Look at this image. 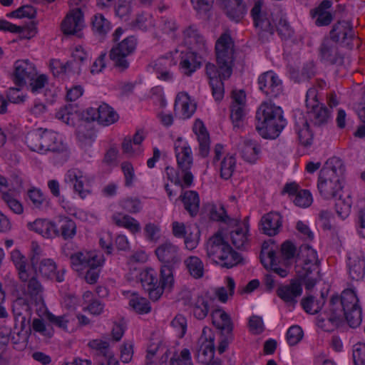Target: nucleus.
<instances>
[{
    "label": "nucleus",
    "instance_id": "obj_4",
    "mask_svg": "<svg viewBox=\"0 0 365 365\" xmlns=\"http://www.w3.org/2000/svg\"><path fill=\"white\" fill-rule=\"evenodd\" d=\"M175 153L178 170L173 168H166V174L169 180L182 189L191 186L193 175L191 168L193 165V156L188 143L179 138L175 142Z\"/></svg>",
    "mask_w": 365,
    "mask_h": 365
},
{
    "label": "nucleus",
    "instance_id": "obj_17",
    "mask_svg": "<svg viewBox=\"0 0 365 365\" xmlns=\"http://www.w3.org/2000/svg\"><path fill=\"white\" fill-rule=\"evenodd\" d=\"M13 312L15 317L14 330L31 333V314L33 309L26 304L21 298H16L13 302Z\"/></svg>",
    "mask_w": 365,
    "mask_h": 365
},
{
    "label": "nucleus",
    "instance_id": "obj_12",
    "mask_svg": "<svg viewBox=\"0 0 365 365\" xmlns=\"http://www.w3.org/2000/svg\"><path fill=\"white\" fill-rule=\"evenodd\" d=\"M178 62V50H175L152 61L149 68L153 70L158 79L172 82L175 79V74L171 71V68L176 66Z\"/></svg>",
    "mask_w": 365,
    "mask_h": 365
},
{
    "label": "nucleus",
    "instance_id": "obj_28",
    "mask_svg": "<svg viewBox=\"0 0 365 365\" xmlns=\"http://www.w3.org/2000/svg\"><path fill=\"white\" fill-rule=\"evenodd\" d=\"M38 269L41 275L47 279L61 282L64 280L66 270L58 268L56 262L50 258H45L40 261Z\"/></svg>",
    "mask_w": 365,
    "mask_h": 365
},
{
    "label": "nucleus",
    "instance_id": "obj_48",
    "mask_svg": "<svg viewBox=\"0 0 365 365\" xmlns=\"http://www.w3.org/2000/svg\"><path fill=\"white\" fill-rule=\"evenodd\" d=\"M127 294H128V304L136 313L144 314L150 312L151 307L148 299L136 293L128 292Z\"/></svg>",
    "mask_w": 365,
    "mask_h": 365
},
{
    "label": "nucleus",
    "instance_id": "obj_46",
    "mask_svg": "<svg viewBox=\"0 0 365 365\" xmlns=\"http://www.w3.org/2000/svg\"><path fill=\"white\" fill-rule=\"evenodd\" d=\"M321 58L331 63H336L341 58L337 48L336 43L330 39H325L320 48Z\"/></svg>",
    "mask_w": 365,
    "mask_h": 365
},
{
    "label": "nucleus",
    "instance_id": "obj_26",
    "mask_svg": "<svg viewBox=\"0 0 365 365\" xmlns=\"http://www.w3.org/2000/svg\"><path fill=\"white\" fill-rule=\"evenodd\" d=\"M175 113L182 119L190 118L196 110V104L185 92H180L175 98Z\"/></svg>",
    "mask_w": 365,
    "mask_h": 365
},
{
    "label": "nucleus",
    "instance_id": "obj_37",
    "mask_svg": "<svg viewBox=\"0 0 365 365\" xmlns=\"http://www.w3.org/2000/svg\"><path fill=\"white\" fill-rule=\"evenodd\" d=\"M302 293V284L297 281H292L290 284L281 286L278 290V296L286 303L294 304L297 298Z\"/></svg>",
    "mask_w": 365,
    "mask_h": 365
},
{
    "label": "nucleus",
    "instance_id": "obj_39",
    "mask_svg": "<svg viewBox=\"0 0 365 365\" xmlns=\"http://www.w3.org/2000/svg\"><path fill=\"white\" fill-rule=\"evenodd\" d=\"M261 257V260L264 265L271 269L274 273L281 277H285L287 275V269L278 266L277 258L274 250H269L263 247Z\"/></svg>",
    "mask_w": 365,
    "mask_h": 365
},
{
    "label": "nucleus",
    "instance_id": "obj_51",
    "mask_svg": "<svg viewBox=\"0 0 365 365\" xmlns=\"http://www.w3.org/2000/svg\"><path fill=\"white\" fill-rule=\"evenodd\" d=\"M57 119L69 125H73L79 118L76 107L72 105L61 108L56 113Z\"/></svg>",
    "mask_w": 365,
    "mask_h": 365
},
{
    "label": "nucleus",
    "instance_id": "obj_35",
    "mask_svg": "<svg viewBox=\"0 0 365 365\" xmlns=\"http://www.w3.org/2000/svg\"><path fill=\"white\" fill-rule=\"evenodd\" d=\"M7 187L6 179L0 175V191L2 192V199L9 209L15 214L20 215L24 211L21 202L17 199L14 191L6 192Z\"/></svg>",
    "mask_w": 365,
    "mask_h": 365
},
{
    "label": "nucleus",
    "instance_id": "obj_57",
    "mask_svg": "<svg viewBox=\"0 0 365 365\" xmlns=\"http://www.w3.org/2000/svg\"><path fill=\"white\" fill-rule=\"evenodd\" d=\"M92 28L95 33L100 35L107 34L111 29L110 21L102 14H96L92 19Z\"/></svg>",
    "mask_w": 365,
    "mask_h": 365
},
{
    "label": "nucleus",
    "instance_id": "obj_14",
    "mask_svg": "<svg viewBox=\"0 0 365 365\" xmlns=\"http://www.w3.org/2000/svg\"><path fill=\"white\" fill-rule=\"evenodd\" d=\"M27 282L26 288L17 298L24 299L30 308L36 307V312H43L45 309L43 286L36 277Z\"/></svg>",
    "mask_w": 365,
    "mask_h": 365
},
{
    "label": "nucleus",
    "instance_id": "obj_21",
    "mask_svg": "<svg viewBox=\"0 0 365 365\" xmlns=\"http://www.w3.org/2000/svg\"><path fill=\"white\" fill-rule=\"evenodd\" d=\"M85 23L83 13L80 8L71 9L63 20L61 27L63 34L78 35L84 28Z\"/></svg>",
    "mask_w": 365,
    "mask_h": 365
},
{
    "label": "nucleus",
    "instance_id": "obj_61",
    "mask_svg": "<svg viewBox=\"0 0 365 365\" xmlns=\"http://www.w3.org/2000/svg\"><path fill=\"white\" fill-rule=\"evenodd\" d=\"M226 287L228 289V292L225 287H222L216 290V295L219 300L222 302H227L228 296H232L234 294L235 283L234 279L230 277H227L225 279Z\"/></svg>",
    "mask_w": 365,
    "mask_h": 365
},
{
    "label": "nucleus",
    "instance_id": "obj_11",
    "mask_svg": "<svg viewBox=\"0 0 365 365\" xmlns=\"http://www.w3.org/2000/svg\"><path fill=\"white\" fill-rule=\"evenodd\" d=\"M136 46L137 39L133 36H128L115 44L110 52V58L115 66L120 70L128 68V57L135 51Z\"/></svg>",
    "mask_w": 365,
    "mask_h": 365
},
{
    "label": "nucleus",
    "instance_id": "obj_52",
    "mask_svg": "<svg viewBox=\"0 0 365 365\" xmlns=\"http://www.w3.org/2000/svg\"><path fill=\"white\" fill-rule=\"evenodd\" d=\"M308 110L310 118L317 125L327 123L330 118L329 110L321 103L311 107Z\"/></svg>",
    "mask_w": 365,
    "mask_h": 365
},
{
    "label": "nucleus",
    "instance_id": "obj_24",
    "mask_svg": "<svg viewBox=\"0 0 365 365\" xmlns=\"http://www.w3.org/2000/svg\"><path fill=\"white\" fill-rule=\"evenodd\" d=\"M348 273L355 281L361 280L365 275V255L361 251L350 252L347 261Z\"/></svg>",
    "mask_w": 365,
    "mask_h": 365
},
{
    "label": "nucleus",
    "instance_id": "obj_16",
    "mask_svg": "<svg viewBox=\"0 0 365 365\" xmlns=\"http://www.w3.org/2000/svg\"><path fill=\"white\" fill-rule=\"evenodd\" d=\"M182 42L189 51H193L200 55H207L210 46L195 26H189L182 31Z\"/></svg>",
    "mask_w": 365,
    "mask_h": 365
},
{
    "label": "nucleus",
    "instance_id": "obj_64",
    "mask_svg": "<svg viewBox=\"0 0 365 365\" xmlns=\"http://www.w3.org/2000/svg\"><path fill=\"white\" fill-rule=\"evenodd\" d=\"M352 357L354 365H365V343L358 342L353 346Z\"/></svg>",
    "mask_w": 365,
    "mask_h": 365
},
{
    "label": "nucleus",
    "instance_id": "obj_25",
    "mask_svg": "<svg viewBox=\"0 0 365 365\" xmlns=\"http://www.w3.org/2000/svg\"><path fill=\"white\" fill-rule=\"evenodd\" d=\"M42 154L48 151L61 153L66 150V145L63 143V137L53 130H43Z\"/></svg>",
    "mask_w": 365,
    "mask_h": 365
},
{
    "label": "nucleus",
    "instance_id": "obj_49",
    "mask_svg": "<svg viewBox=\"0 0 365 365\" xmlns=\"http://www.w3.org/2000/svg\"><path fill=\"white\" fill-rule=\"evenodd\" d=\"M189 274L195 279H200L204 274V264L197 256H190L184 260Z\"/></svg>",
    "mask_w": 365,
    "mask_h": 365
},
{
    "label": "nucleus",
    "instance_id": "obj_40",
    "mask_svg": "<svg viewBox=\"0 0 365 365\" xmlns=\"http://www.w3.org/2000/svg\"><path fill=\"white\" fill-rule=\"evenodd\" d=\"M0 31L18 33L22 38L28 39L34 37L37 34V28L34 24L22 28L4 19L0 20Z\"/></svg>",
    "mask_w": 365,
    "mask_h": 365
},
{
    "label": "nucleus",
    "instance_id": "obj_45",
    "mask_svg": "<svg viewBox=\"0 0 365 365\" xmlns=\"http://www.w3.org/2000/svg\"><path fill=\"white\" fill-rule=\"evenodd\" d=\"M112 220L116 225L128 230L133 234L138 233L141 230L139 222L129 215L116 213L113 215Z\"/></svg>",
    "mask_w": 365,
    "mask_h": 365
},
{
    "label": "nucleus",
    "instance_id": "obj_8",
    "mask_svg": "<svg viewBox=\"0 0 365 365\" xmlns=\"http://www.w3.org/2000/svg\"><path fill=\"white\" fill-rule=\"evenodd\" d=\"M254 24L257 28L272 34L275 29L282 38H289L293 30L285 19L280 18L277 22L271 18L272 14L262 10V4L258 0L251 11Z\"/></svg>",
    "mask_w": 365,
    "mask_h": 365
},
{
    "label": "nucleus",
    "instance_id": "obj_6",
    "mask_svg": "<svg viewBox=\"0 0 365 365\" xmlns=\"http://www.w3.org/2000/svg\"><path fill=\"white\" fill-rule=\"evenodd\" d=\"M207 257L221 267L231 268L242 260L241 256L234 251L221 232L212 236L206 245Z\"/></svg>",
    "mask_w": 365,
    "mask_h": 365
},
{
    "label": "nucleus",
    "instance_id": "obj_41",
    "mask_svg": "<svg viewBox=\"0 0 365 365\" xmlns=\"http://www.w3.org/2000/svg\"><path fill=\"white\" fill-rule=\"evenodd\" d=\"M249 226L246 222L238 225L230 232V238L236 248H246L249 244Z\"/></svg>",
    "mask_w": 365,
    "mask_h": 365
},
{
    "label": "nucleus",
    "instance_id": "obj_58",
    "mask_svg": "<svg viewBox=\"0 0 365 365\" xmlns=\"http://www.w3.org/2000/svg\"><path fill=\"white\" fill-rule=\"evenodd\" d=\"M27 196L34 208L40 209L43 207L47 199L40 189L33 187L27 192Z\"/></svg>",
    "mask_w": 365,
    "mask_h": 365
},
{
    "label": "nucleus",
    "instance_id": "obj_22",
    "mask_svg": "<svg viewBox=\"0 0 365 365\" xmlns=\"http://www.w3.org/2000/svg\"><path fill=\"white\" fill-rule=\"evenodd\" d=\"M282 193L287 194L294 204L299 207L306 208L313 202V197L308 190L300 189L295 182H290L285 185Z\"/></svg>",
    "mask_w": 365,
    "mask_h": 365
},
{
    "label": "nucleus",
    "instance_id": "obj_50",
    "mask_svg": "<svg viewBox=\"0 0 365 365\" xmlns=\"http://www.w3.org/2000/svg\"><path fill=\"white\" fill-rule=\"evenodd\" d=\"M98 123L103 125H109L118 119V114L106 103L98 106Z\"/></svg>",
    "mask_w": 365,
    "mask_h": 365
},
{
    "label": "nucleus",
    "instance_id": "obj_27",
    "mask_svg": "<svg viewBox=\"0 0 365 365\" xmlns=\"http://www.w3.org/2000/svg\"><path fill=\"white\" fill-rule=\"evenodd\" d=\"M35 74V67L28 60H19L16 61L14 81L17 86L20 87L24 86Z\"/></svg>",
    "mask_w": 365,
    "mask_h": 365
},
{
    "label": "nucleus",
    "instance_id": "obj_2",
    "mask_svg": "<svg viewBox=\"0 0 365 365\" xmlns=\"http://www.w3.org/2000/svg\"><path fill=\"white\" fill-rule=\"evenodd\" d=\"M327 320L334 326L339 327L345 319L351 327L359 326L362 321L361 307L354 289H344L341 297H332L329 303Z\"/></svg>",
    "mask_w": 365,
    "mask_h": 365
},
{
    "label": "nucleus",
    "instance_id": "obj_15",
    "mask_svg": "<svg viewBox=\"0 0 365 365\" xmlns=\"http://www.w3.org/2000/svg\"><path fill=\"white\" fill-rule=\"evenodd\" d=\"M215 335L212 330L205 327L198 340L199 349L196 356L198 362L204 364L212 363L215 354Z\"/></svg>",
    "mask_w": 365,
    "mask_h": 365
},
{
    "label": "nucleus",
    "instance_id": "obj_5",
    "mask_svg": "<svg viewBox=\"0 0 365 365\" xmlns=\"http://www.w3.org/2000/svg\"><path fill=\"white\" fill-rule=\"evenodd\" d=\"M256 119V128L264 138H276L287 124L281 108L268 102L259 107Z\"/></svg>",
    "mask_w": 365,
    "mask_h": 365
},
{
    "label": "nucleus",
    "instance_id": "obj_30",
    "mask_svg": "<svg viewBox=\"0 0 365 365\" xmlns=\"http://www.w3.org/2000/svg\"><path fill=\"white\" fill-rule=\"evenodd\" d=\"M28 228L45 238H53L59 235V230L56 224L47 219H36L32 222L28 223Z\"/></svg>",
    "mask_w": 365,
    "mask_h": 365
},
{
    "label": "nucleus",
    "instance_id": "obj_53",
    "mask_svg": "<svg viewBox=\"0 0 365 365\" xmlns=\"http://www.w3.org/2000/svg\"><path fill=\"white\" fill-rule=\"evenodd\" d=\"M61 235L64 240L73 238L76 234V225L75 222L67 217H59Z\"/></svg>",
    "mask_w": 365,
    "mask_h": 365
},
{
    "label": "nucleus",
    "instance_id": "obj_60",
    "mask_svg": "<svg viewBox=\"0 0 365 365\" xmlns=\"http://www.w3.org/2000/svg\"><path fill=\"white\" fill-rule=\"evenodd\" d=\"M170 365H193L192 356L188 349H182L170 359Z\"/></svg>",
    "mask_w": 365,
    "mask_h": 365
},
{
    "label": "nucleus",
    "instance_id": "obj_36",
    "mask_svg": "<svg viewBox=\"0 0 365 365\" xmlns=\"http://www.w3.org/2000/svg\"><path fill=\"white\" fill-rule=\"evenodd\" d=\"M260 225L265 235L274 236L282 226V217L277 212H269L262 217Z\"/></svg>",
    "mask_w": 365,
    "mask_h": 365
},
{
    "label": "nucleus",
    "instance_id": "obj_32",
    "mask_svg": "<svg viewBox=\"0 0 365 365\" xmlns=\"http://www.w3.org/2000/svg\"><path fill=\"white\" fill-rule=\"evenodd\" d=\"M50 68L53 76L67 78L72 75L79 74L81 66L76 62L63 63L60 60L53 59L50 61Z\"/></svg>",
    "mask_w": 365,
    "mask_h": 365
},
{
    "label": "nucleus",
    "instance_id": "obj_54",
    "mask_svg": "<svg viewBox=\"0 0 365 365\" xmlns=\"http://www.w3.org/2000/svg\"><path fill=\"white\" fill-rule=\"evenodd\" d=\"M134 0H118L115 6V15L123 21H128L133 10Z\"/></svg>",
    "mask_w": 365,
    "mask_h": 365
},
{
    "label": "nucleus",
    "instance_id": "obj_23",
    "mask_svg": "<svg viewBox=\"0 0 365 365\" xmlns=\"http://www.w3.org/2000/svg\"><path fill=\"white\" fill-rule=\"evenodd\" d=\"M294 131L299 143L304 147H309L314 141V131L302 113L294 117Z\"/></svg>",
    "mask_w": 365,
    "mask_h": 365
},
{
    "label": "nucleus",
    "instance_id": "obj_34",
    "mask_svg": "<svg viewBox=\"0 0 365 365\" xmlns=\"http://www.w3.org/2000/svg\"><path fill=\"white\" fill-rule=\"evenodd\" d=\"M354 36L352 26L348 21H339L330 31V40L334 43H344Z\"/></svg>",
    "mask_w": 365,
    "mask_h": 365
},
{
    "label": "nucleus",
    "instance_id": "obj_20",
    "mask_svg": "<svg viewBox=\"0 0 365 365\" xmlns=\"http://www.w3.org/2000/svg\"><path fill=\"white\" fill-rule=\"evenodd\" d=\"M259 90L269 97H277L283 91L282 82L273 71H269L261 74L258 78Z\"/></svg>",
    "mask_w": 365,
    "mask_h": 365
},
{
    "label": "nucleus",
    "instance_id": "obj_29",
    "mask_svg": "<svg viewBox=\"0 0 365 365\" xmlns=\"http://www.w3.org/2000/svg\"><path fill=\"white\" fill-rule=\"evenodd\" d=\"M170 265H162L160 269V280L155 290L150 292V299L158 300L162 295L164 289L170 290L174 284L173 268Z\"/></svg>",
    "mask_w": 365,
    "mask_h": 365
},
{
    "label": "nucleus",
    "instance_id": "obj_55",
    "mask_svg": "<svg viewBox=\"0 0 365 365\" xmlns=\"http://www.w3.org/2000/svg\"><path fill=\"white\" fill-rule=\"evenodd\" d=\"M43 130H37L29 132L26 137V143L32 151L42 154Z\"/></svg>",
    "mask_w": 365,
    "mask_h": 365
},
{
    "label": "nucleus",
    "instance_id": "obj_62",
    "mask_svg": "<svg viewBox=\"0 0 365 365\" xmlns=\"http://www.w3.org/2000/svg\"><path fill=\"white\" fill-rule=\"evenodd\" d=\"M183 238H185V245L187 250H192L195 249L200 240V232L197 227L195 226L189 227L188 232Z\"/></svg>",
    "mask_w": 365,
    "mask_h": 365
},
{
    "label": "nucleus",
    "instance_id": "obj_13",
    "mask_svg": "<svg viewBox=\"0 0 365 365\" xmlns=\"http://www.w3.org/2000/svg\"><path fill=\"white\" fill-rule=\"evenodd\" d=\"M213 164L219 170L220 177L225 180L230 179L234 174L237 160L235 155L225 153L222 145L217 144L213 150Z\"/></svg>",
    "mask_w": 365,
    "mask_h": 365
},
{
    "label": "nucleus",
    "instance_id": "obj_10",
    "mask_svg": "<svg viewBox=\"0 0 365 365\" xmlns=\"http://www.w3.org/2000/svg\"><path fill=\"white\" fill-rule=\"evenodd\" d=\"M64 181L81 199L86 198L92 192L93 177L83 170L77 168L68 170L65 175Z\"/></svg>",
    "mask_w": 365,
    "mask_h": 365
},
{
    "label": "nucleus",
    "instance_id": "obj_33",
    "mask_svg": "<svg viewBox=\"0 0 365 365\" xmlns=\"http://www.w3.org/2000/svg\"><path fill=\"white\" fill-rule=\"evenodd\" d=\"M212 302V297L207 294L193 298L190 302V308L194 317L197 319H205L209 312Z\"/></svg>",
    "mask_w": 365,
    "mask_h": 365
},
{
    "label": "nucleus",
    "instance_id": "obj_9",
    "mask_svg": "<svg viewBox=\"0 0 365 365\" xmlns=\"http://www.w3.org/2000/svg\"><path fill=\"white\" fill-rule=\"evenodd\" d=\"M295 269L298 276L307 281V289L314 287L317 280L314 275L318 274V256L316 250L309 245H302Z\"/></svg>",
    "mask_w": 365,
    "mask_h": 365
},
{
    "label": "nucleus",
    "instance_id": "obj_47",
    "mask_svg": "<svg viewBox=\"0 0 365 365\" xmlns=\"http://www.w3.org/2000/svg\"><path fill=\"white\" fill-rule=\"evenodd\" d=\"M140 279L143 288L148 292L150 297V292L155 290L158 284L157 272L151 268H146L140 274Z\"/></svg>",
    "mask_w": 365,
    "mask_h": 365
},
{
    "label": "nucleus",
    "instance_id": "obj_1",
    "mask_svg": "<svg viewBox=\"0 0 365 365\" xmlns=\"http://www.w3.org/2000/svg\"><path fill=\"white\" fill-rule=\"evenodd\" d=\"M215 51L218 67L207 63L205 73L213 97L216 101H220L224 96L223 80L230 78L232 72L234 44L230 35L224 34L219 38L215 44Z\"/></svg>",
    "mask_w": 365,
    "mask_h": 365
},
{
    "label": "nucleus",
    "instance_id": "obj_31",
    "mask_svg": "<svg viewBox=\"0 0 365 365\" xmlns=\"http://www.w3.org/2000/svg\"><path fill=\"white\" fill-rule=\"evenodd\" d=\"M238 151L242 158L249 163H255L259 158L261 147L257 142L249 139L242 140L239 146Z\"/></svg>",
    "mask_w": 365,
    "mask_h": 365
},
{
    "label": "nucleus",
    "instance_id": "obj_44",
    "mask_svg": "<svg viewBox=\"0 0 365 365\" xmlns=\"http://www.w3.org/2000/svg\"><path fill=\"white\" fill-rule=\"evenodd\" d=\"M213 325L224 332L232 331V323L230 316L222 309H215L212 313Z\"/></svg>",
    "mask_w": 365,
    "mask_h": 365
},
{
    "label": "nucleus",
    "instance_id": "obj_42",
    "mask_svg": "<svg viewBox=\"0 0 365 365\" xmlns=\"http://www.w3.org/2000/svg\"><path fill=\"white\" fill-rule=\"evenodd\" d=\"M224 4L227 16L236 22L240 21L246 12L242 0H224Z\"/></svg>",
    "mask_w": 365,
    "mask_h": 365
},
{
    "label": "nucleus",
    "instance_id": "obj_43",
    "mask_svg": "<svg viewBox=\"0 0 365 365\" xmlns=\"http://www.w3.org/2000/svg\"><path fill=\"white\" fill-rule=\"evenodd\" d=\"M180 198L183 202L185 209L190 215H196L200 207V197L197 192L187 190L181 193Z\"/></svg>",
    "mask_w": 365,
    "mask_h": 365
},
{
    "label": "nucleus",
    "instance_id": "obj_59",
    "mask_svg": "<svg viewBox=\"0 0 365 365\" xmlns=\"http://www.w3.org/2000/svg\"><path fill=\"white\" fill-rule=\"evenodd\" d=\"M30 334L22 331L14 330L11 336V341L14 348L16 350L21 351L26 349L28 344Z\"/></svg>",
    "mask_w": 365,
    "mask_h": 365
},
{
    "label": "nucleus",
    "instance_id": "obj_18",
    "mask_svg": "<svg viewBox=\"0 0 365 365\" xmlns=\"http://www.w3.org/2000/svg\"><path fill=\"white\" fill-rule=\"evenodd\" d=\"M155 255L163 265L175 267L181 261L180 247L169 240L158 245L155 250Z\"/></svg>",
    "mask_w": 365,
    "mask_h": 365
},
{
    "label": "nucleus",
    "instance_id": "obj_38",
    "mask_svg": "<svg viewBox=\"0 0 365 365\" xmlns=\"http://www.w3.org/2000/svg\"><path fill=\"white\" fill-rule=\"evenodd\" d=\"M192 130L199 142L200 155L202 157L207 156L210 150V138L202 121L198 119L196 120L194 123Z\"/></svg>",
    "mask_w": 365,
    "mask_h": 365
},
{
    "label": "nucleus",
    "instance_id": "obj_56",
    "mask_svg": "<svg viewBox=\"0 0 365 365\" xmlns=\"http://www.w3.org/2000/svg\"><path fill=\"white\" fill-rule=\"evenodd\" d=\"M335 203V211L338 217L341 220H345L349 217L351 208V200L349 196L342 198L338 197Z\"/></svg>",
    "mask_w": 365,
    "mask_h": 365
},
{
    "label": "nucleus",
    "instance_id": "obj_19",
    "mask_svg": "<svg viewBox=\"0 0 365 365\" xmlns=\"http://www.w3.org/2000/svg\"><path fill=\"white\" fill-rule=\"evenodd\" d=\"M178 50L180 71L187 76H192L197 69L201 67L203 58L206 55H200L193 51H185Z\"/></svg>",
    "mask_w": 365,
    "mask_h": 365
},
{
    "label": "nucleus",
    "instance_id": "obj_63",
    "mask_svg": "<svg viewBox=\"0 0 365 365\" xmlns=\"http://www.w3.org/2000/svg\"><path fill=\"white\" fill-rule=\"evenodd\" d=\"M145 239L152 242H157L161 237V228L159 225L149 222L144 227Z\"/></svg>",
    "mask_w": 365,
    "mask_h": 365
},
{
    "label": "nucleus",
    "instance_id": "obj_3",
    "mask_svg": "<svg viewBox=\"0 0 365 365\" xmlns=\"http://www.w3.org/2000/svg\"><path fill=\"white\" fill-rule=\"evenodd\" d=\"M344 166L341 159L333 157L328 159L319 173L317 190L324 200L341 197L343 192Z\"/></svg>",
    "mask_w": 365,
    "mask_h": 365
},
{
    "label": "nucleus",
    "instance_id": "obj_7",
    "mask_svg": "<svg viewBox=\"0 0 365 365\" xmlns=\"http://www.w3.org/2000/svg\"><path fill=\"white\" fill-rule=\"evenodd\" d=\"M104 262L103 255L96 250L78 252L71 256V267L75 271L82 273L87 269L84 278L91 284L97 282Z\"/></svg>",
    "mask_w": 365,
    "mask_h": 365
}]
</instances>
